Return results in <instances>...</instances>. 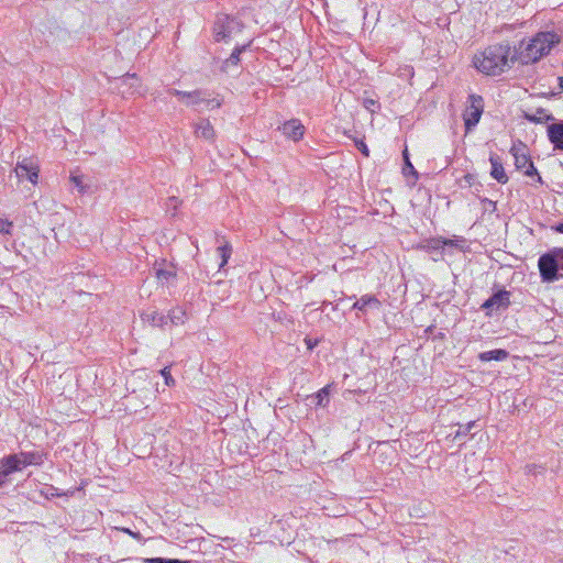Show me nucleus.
Segmentation results:
<instances>
[{
  "label": "nucleus",
  "instance_id": "obj_1",
  "mask_svg": "<svg viewBox=\"0 0 563 563\" xmlns=\"http://www.w3.org/2000/svg\"><path fill=\"white\" fill-rule=\"evenodd\" d=\"M516 62L517 51L508 42L487 46L473 56V66L487 76H499L509 69Z\"/></svg>",
  "mask_w": 563,
  "mask_h": 563
},
{
  "label": "nucleus",
  "instance_id": "obj_2",
  "mask_svg": "<svg viewBox=\"0 0 563 563\" xmlns=\"http://www.w3.org/2000/svg\"><path fill=\"white\" fill-rule=\"evenodd\" d=\"M560 42V36L551 31L537 33L526 45H520L517 52L518 62L528 65L539 62L548 55L552 47Z\"/></svg>",
  "mask_w": 563,
  "mask_h": 563
},
{
  "label": "nucleus",
  "instance_id": "obj_3",
  "mask_svg": "<svg viewBox=\"0 0 563 563\" xmlns=\"http://www.w3.org/2000/svg\"><path fill=\"white\" fill-rule=\"evenodd\" d=\"M540 277L544 283H552L563 277V249L554 247L538 260Z\"/></svg>",
  "mask_w": 563,
  "mask_h": 563
},
{
  "label": "nucleus",
  "instance_id": "obj_4",
  "mask_svg": "<svg viewBox=\"0 0 563 563\" xmlns=\"http://www.w3.org/2000/svg\"><path fill=\"white\" fill-rule=\"evenodd\" d=\"M243 24L238 19L229 14H218L213 24V35L216 42H228L231 37L242 32Z\"/></svg>",
  "mask_w": 563,
  "mask_h": 563
},
{
  "label": "nucleus",
  "instance_id": "obj_5",
  "mask_svg": "<svg viewBox=\"0 0 563 563\" xmlns=\"http://www.w3.org/2000/svg\"><path fill=\"white\" fill-rule=\"evenodd\" d=\"M484 98L476 93H471L466 100V108L463 112L465 132H471L479 122L484 112Z\"/></svg>",
  "mask_w": 563,
  "mask_h": 563
},
{
  "label": "nucleus",
  "instance_id": "obj_6",
  "mask_svg": "<svg viewBox=\"0 0 563 563\" xmlns=\"http://www.w3.org/2000/svg\"><path fill=\"white\" fill-rule=\"evenodd\" d=\"M514 158H515V166L518 170L523 172L526 176H538V181L542 183L541 176L538 174L537 168L533 165V162L531 161V157L528 154V151L525 145L516 146L514 145L510 150Z\"/></svg>",
  "mask_w": 563,
  "mask_h": 563
},
{
  "label": "nucleus",
  "instance_id": "obj_7",
  "mask_svg": "<svg viewBox=\"0 0 563 563\" xmlns=\"http://www.w3.org/2000/svg\"><path fill=\"white\" fill-rule=\"evenodd\" d=\"M40 168L32 159L24 158L18 162L14 173L16 178L22 181L24 179L30 180L32 184H36L38 179Z\"/></svg>",
  "mask_w": 563,
  "mask_h": 563
},
{
  "label": "nucleus",
  "instance_id": "obj_8",
  "mask_svg": "<svg viewBox=\"0 0 563 563\" xmlns=\"http://www.w3.org/2000/svg\"><path fill=\"white\" fill-rule=\"evenodd\" d=\"M252 44V41L247 44L238 45L231 53V55L223 60L221 65V71L229 75H238L240 73L239 65L241 63V54Z\"/></svg>",
  "mask_w": 563,
  "mask_h": 563
},
{
  "label": "nucleus",
  "instance_id": "obj_9",
  "mask_svg": "<svg viewBox=\"0 0 563 563\" xmlns=\"http://www.w3.org/2000/svg\"><path fill=\"white\" fill-rule=\"evenodd\" d=\"M278 129L286 137L295 142H298L303 137L306 130L299 119H290L284 122Z\"/></svg>",
  "mask_w": 563,
  "mask_h": 563
},
{
  "label": "nucleus",
  "instance_id": "obj_10",
  "mask_svg": "<svg viewBox=\"0 0 563 563\" xmlns=\"http://www.w3.org/2000/svg\"><path fill=\"white\" fill-rule=\"evenodd\" d=\"M446 245H455L453 240L443 239V238H433L426 240L421 244L417 246V249L422 250L429 254L442 255V251Z\"/></svg>",
  "mask_w": 563,
  "mask_h": 563
},
{
  "label": "nucleus",
  "instance_id": "obj_11",
  "mask_svg": "<svg viewBox=\"0 0 563 563\" xmlns=\"http://www.w3.org/2000/svg\"><path fill=\"white\" fill-rule=\"evenodd\" d=\"M510 305V292L503 289L493 294L484 303V309L496 308V309H506Z\"/></svg>",
  "mask_w": 563,
  "mask_h": 563
},
{
  "label": "nucleus",
  "instance_id": "obj_12",
  "mask_svg": "<svg viewBox=\"0 0 563 563\" xmlns=\"http://www.w3.org/2000/svg\"><path fill=\"white\" fill-rule=\"evenodd\" d=\"M489 162L492 165L490 176L499 184H506L509 178L504 169L500 157L496 154H492Z\"/></svg>",
  "mask_w": 563,
  "mask_h": 563
},
{
  "label": "nucleus",
  "instance_id": "obj_13",
  "mask_svg": "<svg viewBox=\"0 0 563 563\" xmlns=\"http://www.w3.org/2000/svg\"><path fill=\"white\" fill-rule=\"evenodd\" d=\"M548 137L554 148L563 151V120L548 126Z\"/></svg>",
  "mask_w": 563,
  "mask_h": 563
},
{
  "label": "nucleus",
  "instance_id": "obj_14",
  "mask_svg": "<svg viewBox=\"0 0 563 563\" xmlns=\"http://www.w3.org/2000/svg\"><path fill=\"white\" fill-rule=\"evenodd\" d=\"M379 307L380 301L376 298V296L364 295L354 302L352 308L365 312L367 308L379 309Z\"/></svg>",
  "mask_w": 563,
  "mask_h": 563
},
{
  "label": "nucleus",
  "instance_id": "obj_15",
  "mask_svg": "<svg viewBox=\"0 0 563 563\" xmlns=\"http://www.w3.org/2000/svg\"><path fill=\"white\" fill-rule=\"evenodd\" d=\"M18 454L23 467L29 465H42L45 459V454L40 451L20 452Z\"/></svg>",
  "mask_w": 563,
  "mask_h": 563
},
{
  "label": "nucleus",
  "instance_id": "obj_16",
  "mask_svg": "<svg viewBox=\"0 0 563 563\" xmlns=\"http://www.w3.org/2000/svg\"><path fill=\"white\" fill-rule=\"evenodd\" d=\"M0 466L10 475L14 472L22 470V463L19 457V454H10L4 456L0 461Z\"/></svg>",
  "mask_w": 563,
  "mask_h": 563
},
{
  "label": "nucleus",
  "instance_id": "obj_17",
  "mask_svg": "<svg viewBox=\"0 0 563 563\" xmlns=\"http://www.w3.org/2000/svg\"><path fill=\"white\" fill-rule=\"evenodd\" d=\"M195 133L198 137H202L205 140H213L216 135L213 126L207 119L199 120V122L196 124Z\"/></svg>",
  "mask_w": 563,
  "mask_h": 563
},
{
  "label": "nucleus",
  "instance_id": "obj_18",
  "mask_svg": "<svg viewBox=\"0 0 563 563\" xmlns=\"http://www.w3.org/2000/svg\"><path fill=\"white\" fill-rule=\"evenodd\" d=\"M523 118L527 121L532 122V123H537V124L554 120V117L552 114H550V113H547V110L543 109V108H538L536 110V113L525 112Z\"/></svg>",
  "mask_w": 563,
  "mask_h": 563
},
{
  "label": "nucleus",
  "instance_id": "obj_19",
  "mask_svg": "<svg viewBox=\"0 0 563 563\" xmlns=\"http://www.w3.org/2000/svg\"><path fill=\"white\" fill-rule=\"evenodd\" d=\"M509 356V353L504 349H496L492 351L482 352L478 354V358L482 362L490 361H505Z\"/></svg>",
  "mask_w": 563,
  "mask_h": 563
},
{
  "label": "nucleus",
  "instance_id": "obj_20",
  "mask_svg": "<svg viewBox=\"0 0 563 563\" xmlns=\"http://www.w3.org/2000/svg\"><path fill=\"white\" fill-rule=\"evenodd\" d=\"M142 319L153 327H164L167 324V317L158 311H147L142 314Z\"/></svg>",
  "mask_w": 563,
  "mask_h": 563
},
{
  "label": "nucleus",
  "instance_id": "obj_21",
  "mask_svg": "<svg viewBox=\"0 0 563 563\" xmlns=\"http://www.w3.org/2000/svg\"><path fill=\"white\" fill-rule=\"evenodd\" d=\"M330 385L324 386L321 388L316 395H313L311 398L316 400V406L319 407H327L330 402Z\"/></svg>",
  "mask_w": 563,
  "mask_h": 563
},
{
  "label": "nucleus",
  "instance_id": "obj_22",
  "mask_svg": "<svg viewBox=\"0 0 563 563\" xmlns=\"http://www.w3.org/2000/svg\"><path fill=\"white\" fill-rule=\"evenodd\" d=\"M217 252L221 258V263L219 264V271H221L228 263L229 258L232 254V246L229 242H224L223 244L217 247Z\"/></svg>",
  "mask_w": 563,
  "mask_h": 563
},
{
  "label": "nucleus",
  "instance_id": "obj_23",
  "mask_svg": "<svg viewBox=\"0 0 563 563\" xmlns=\"http://www.w3.org/2000/svg\"><path fill=\"white\" fill-rule=\"evenodd\" d=\"M189 95H194L195 97H187L185 103L186 106H197L202 103L205 100V96H207V91L202 89H197L194 91H189Z\"/></svg>",
  "mask_w": 563,
  "mask_h": 563
},
{
  "label": "nucleus",
  "instance_id": "obj_24",
  "mask_svg": "<svg viewBox=\"0 0 563 563\" xmlns=\"http://www.w3.org/2000/svg\"><path fill=\"white\" fill-rule=\"evenodd\" d=\"M185 311L181 308H174L169 311L167 322L170 321L173 324H180L185 321Z\"/></svg>",
  "mask_w": 563,
  "mask_h": 563
},
{
  "label": "nucleus",
  "instance_id": "obj_25",
  "mask_svg": "<svg viewBox=\"0 0 563 563\" xmlns=\"http://www.w3.org/2000/svg\"><path fill=\"white\" fill-rule=\"evenodd\" d=\"M476 427V421H470L466 424H460L455 432L454 439L466 437L473 428Z\"/></svg>",
  "mask_w": 563,
  "mask_h": 563
},
{
  "label": "nucleus",
  "instance_id": "obj_26",
  "mask_svg": "<svg viewBox=\"0 0 563 563\" xmlns=\"http://www.w3.org/2000/svg\"><path fill=\"white\" fill-rule=\"evenodd\" d=\"M156 277H157V279H159L162 282H164V280L168 282L176 277V272L173 268H170V269L159 268L156 271Z\"/></svg>",
  "mask_w": 563,
  "mask_h": 563
},
{
  "label": "nucleus",
  "instance_id": "obj_27",
  "mask_svg": "<svg viewBox=\"0 0 563 563\" xmlns=\"http://www.w3.org/2000/svg\"><path fill=\"white\" fill-rule=\"evenodd\" d=\"M208 110L218 109L222 106V100L218 98H210V95L207 92L205 96V100L202 101Z\"/></svg>",
  "mask_w": 563,
  "mask_h": 563
},
{
  "label": "nucleus",
  "instance_id": "obj_28",
  "mask_svg": "<svg viewBox=\"0 0 563 563\" xmlns=\"http://www.w3.org/2000/svg\"><path fill=\"white\" fill-rule=\"evenodd\" d=\"M363 106H364L365 109H367L372 113H375L380 108L379 102L377 100L373 99V98H365L363 100Z\"/></svg>",
  "mask_w": 563,
  "mask_h": 563
},
{
  "label": "nucleus",
  "instance_id": "obj_29",
  "mask_svg": "<svg viewBox=\"0 0 563 563\" xmlns=\"http://www.w3.org/2000/svg\"><path fill=\"white\" fill-rule=\"evenodd\" d=\"M13 229V223L8 219L0 218V233L2 234H11Z\"/></svg>",
  "mask_w": 563,
  "mask_h": 563
},
{
  "label": "nucleus",
  "instance_id": "obj_30",
  "mask_svg": "<svg viewBox=\"0 0 563 563\" xmlns=\"http://www.w3.org/2000/svg\"><path fill=\"white\" fill-rule=\"evenodd\" d=\"M70 181L74 184V186L78 189L79 192L86 191V186L84 185L82 176L71 175Z\"/></svg>",
  "mask_w": 563,
  "mask_h": 563
},
{
  "label": "nucleus",
  "instance_id": "obj_31",
  "mask_svg": "<svg viewBox=\"0 0 563 563\" xmlns=\"http://www.w3.org/2000/svg\"><path fill=\"white\" fill-rule=\"evenodd\" d=\"M159 374L164 377L165 384L167 386H173L175 384V379L173 378L169 367H164L161 369Z\"/></svg>",
  "mask_w": 563,
  "mask_h": 563
},
{
  "label": "nucleus",
  "instance_id": "obj_32",
  "mask_svg": "<svg viewBox=\"0 0 563 563\" xmlns=\"http://www.w3.org/2000/svg\"><path fill=\"white\" fill-rule=\"evenodd\" d=\"M168 92L179 99H184L186 100L187 97H195L194 95H189V91H183V90H178V89H169Z\"/></svg>",
  "mask_w": 563,
  "mask_h": 563
},
{
  "label": "nucleus",
  "instance_id": "obj_33",
  "mask_svg": "<svg viewBox=\"0 0 563 563\" xmlns=\"http://www.w3.org/2000/svg\"><path fill=\"white\" fill-rule=\"evenodd\" d=\"M355 145H356L357 150L361 151L364 156H366V157L369 156V150L364 141H362V140L356 141Z\"/></svg>",
  "mask_w": 563,
  "mask_h": 563
},
{
  "label": "nucleus",
  "instance_id": "obj_34",
  "mask_svg": "<svg viewBox=\"0 0 563 563\" xmlns=\"http://www.w3.org/2000/svg\"><path fill=\"white\" fill-rule=\"evenodd\" d=\"M404 156H405V161H406V168H408L410 170V173H412L413 175L417 176V172L415 170L412 164L410 163V161L408 158L407 150L404 152Z\"/></svg>",
  "mask_w": 563,
  "mask_h": 563
},
{
  "label": "nucleus",
  "instance_id": "obj_35",
  "mask_svg": "<svg viewBox=\"0 0 563 563\" xmlns=\"http://www.w3.org/2000/svg\"><path fill=\"white\" fill-rule=\"evenodd\" d=\"M9 474L0 466V486H3L8 482Z\"/></svg>",
  "mask_w": 563,
  "mask_h": 563
},
{
  "label": "nucleus",
  "instance_id": "obj_36",
  "mask_svg": "<svg viewBox=\"0 0 563 563\" xmlns=\"http://www.w3.org/2000/svg\"><path fill=\"white\" fill-rule=\"evenodd\" d=\"M147 563H165V559L163 558H153V559H148L146 560Z\"/></svg>",
  "mask_w": 563,
  "mask_h": 563
},
{
  "label": "nucleus",
  "instance_id": "obj_37",
  "mask_svg": "<svg viewBox=\"0 0 563 563\" xmlns=\"http://www.w3.org/2000/svg\"><path fill=\"white\" fill-rule=\"evenodd\" d=\"M552 229L559 233H563V223H559L558 225L553 227Z\"/></svg>",
  "mask_w": 563,
  "mask_h": 563
},
{
  "label": "nucleus",
  "instance_id": "obj_38",
  "mask_svg": "<svg viewBox=\"0 0 563 563\" xmlns=\"http://www.w3.org/2000/svg\"><path fill=\"white\" fill-rule=\"evenodd\" d=\"M124 531H125L126 533H129L130 536H132L133 538H136V539H137V538H140V533H134V532H132L130 529H124Z\"/></svg>",
  "mask_w": 563,
  "mask_h": 563
},
{
  "label": "nucleus",
  "instance_id": "obj_39",
  "mask_svg": "<svg viewBox=\"0 0 563 563\" xmlns=\"http://www.w3.org/2000/svg\"><path fill=\"white\" fill-rule=\"evenodd\" d=\"M123 78H124V80H128V79H136V76H135L134 74H133V75H131V74H126Z\"/></svg>",
  "mask_w": 563,
  "mask_h": 563
},
{
  "label": "nucleus",
  "instance_id": "obj_40",
  "mask_svg": "<svg viewBox=\"0 0 563 563\" xmlns=\"http://www.w3.org/2000/svg\"><path fill=\"white\" fill-rule=\"evenodd\" d=\"M165 563H180V561L176 559H165Z\"/></svg>",
  "mask_w": 563,
  "mask_h": 563
},
{
  "label": "nucleus",
  "instance_id": "obj_41",
  "mask_svg": "<svg viewBox=\"0 0 563 563\" xmlns=\"http://www.w3.org/2000/svg\"><path fill=\"white\" fill-rule=\"evenodd\" d=\"M559 87H560V90L563 91V76L559 77Z\"/></svg>",
  "mask_w": 563,
  "mask_h": 563
},
{
  "label": "nucleus",
  "instance_id": "obj_42",
  "mask_svg": "<svg viewBox=\"0 0 563 563\" xmlns=\"http://www.w3.org/2000/svg\"><path fill=\"white\" fill-rule=\"evenodd\" d=\"M471 178H472V176H471V175H466V176H465V179H466L468 183H470V179H471Z\"/></svg>",
  "mask_w": 563,
  "mask_h": 563
}]
</instances>
